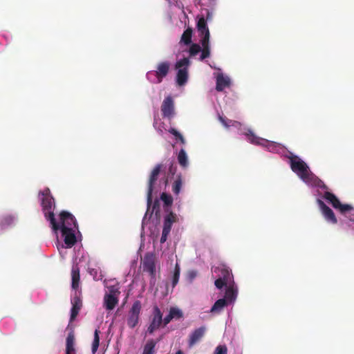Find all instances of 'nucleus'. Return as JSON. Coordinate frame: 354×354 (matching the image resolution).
Masks as SVG:
<instances>
[{"mask_svg": "<svg viewBox=\"0 0 354 354\" xmlns=\"http://www.w3.org/2000/svg\"><path fill=\"white\" fill-rule=\"evenodd\" d=\"M193 30L192 28H187L183 33L180 42L183 43L185 45H189L192 44V37Z\"/></svg>", "mask_w": 354, "mask_h": 354, "instance_id": "nucleus-24", "label": "nucleus"}, {"mask_svg": "<svg viewBox=\"0 0 354 354\" xmlns=\"http://www.w3.org/2000/svg\"><path fill=\"white\" fill-rule=\"evenodd\" d=\"M227 348L225 345H218L216 347L214 354H227Z\"/></svg>", "mask_w": 354, "mask_h": 354, "instance_id": "nucleus-37", "label": "nucleus"}, {"mask_svg": "<svg viewBox=\"0 0 354 354\" xmlns=\"http://www.w3.org/2000/svg\"><path fill=\"white\" fill-rule=\"evenodd\" d=\"M289 160L292 171L304 181L308 180L310 171L307 164L297 156H290Z\"/></svg>", "mask_w": 354, "mask_h": 354, "instance_id": "nucleus-3", "label": "nucleus"}, {"mask_svg": "<svg viewBox=\"0 0 354 354\" xmlns=\"http://www.w3.org/2000/svg\"><path fill=\"white\" fill-rule=\"evenodd\" d=\"M168 132L172 134L177 140H180L182 138H183V136L174 128H170L168 130Z\"/></svg>", "mask_w": 354, "mask_h": 354, "instance_id": "nucleus-39", "label": "nucleus"}, {"mask_svg": "<svg viewBox=\"0 0 354 354\" xmlns=\"http://www.w3.org/2000/svg\"><path fill=\"white\" fill-rule=\"evenodd\" d=\"M323 198L330 203L335 209L339 206L340 201L334 194L326 192L323 195Z\"/></svg>", "mask_w": 354, "mask_h": 354, "instance_id": "nucleus-23", "label": "nucleus"}, {"mask_svg": "<svg viewBox=\"0 0 354 354\" xmlns=\"http://www.w3.org/2000/svg\"><path fill=\"white\" fill-rule=\"evenodd\" d=\"M196 28L198 32H199V35L202 37L201 39V43L203 46V50H201V60H203L210 55V50H209V30L207 25V21L204 17H201L198 18L197 21Z\"/></svg>", "mask_w": 354, "mask_h": 354, "instance_id": "nucleus-2", "label": "nucleus"}, {"mask_svg": "<svg viewBox=\"0 0 354 354\" xmlns=\"http://www.w3.org/2000/svg\"><path fill=\"white\" fill-rule=\"evenodd\" d=\"M169 313L172 315L174 319H179L181 317H183L182 311L177 308H174V307L171 308L169 310Z\"/></svg>", "mask_w": 354, "mask_h": 354, "instance_id": "nucleus-34", "label": "nucleus"}, {"mask_svg": "<svg viewBox=\"0 0 354 354\" xmlns=\"http://www.w3.org/2000/svg\"><path fill=\"white\" fill-rule=\"evenodd\" d=\"M156 342L153 339H149L144 346L142 354H156L155 346Z\"/></svg>", "mask_w": 354, "mask_h": 354, "instance_id": "nucleus-27", "label": "nucleus"}, {"mask_svg": "<svg viewBox=\"0 0 354 354\" xmlns=\"http://www.w3.org/2000/svg\"><path fill=\"white\" fill-rule=\"evenodd\" d=\"M176 167H174V165L171 163L169 168V171L170 173L174 174L176 171Z\"/></svg>", "mask_w": 354, "mask_h": 354, "instance_id": "nucleus-45", "label": "nucleus"}, {"mask_svg": "<svg viewBox=\"0 0 354 354\" xmlns=\"http://www.w3.org/2000/svg\"><path fill=\"white\" fill-rule=\"evenodd\" d=\"M13 222V217L11 216H6L3 218L0 223V229H3L4 226L9 225Z\"/></svg>", "mask_w": 354, "mask_h": 354, "instance_id": "nucleus-36", "label": "nucleus"}, {"mask_svg": "<svg viewBox=\"0 0 354 354\" xmlns=\"http://www.w3.org/2000/svg\"><path fill=\"white\" fill-rule=\"evenodd\" d=\"M179 142H180L182 145H185V142H186L185 139V138H184V137H183V138H182L179 140Z\"/></svg>", "mask_w": 354, "mask_h": 354, "instance_id": "nucleus-47", "label": "nucleus"}, {"mask_svg": "<svg viewBox=\"0 0 354 354\" xmlns=\"http://www.w3.org/2000/svg\"><path fill=\"white\" fill-rule=\"evenodd\" d=\"M337 209H339L342 214H345L353 209V207L348 204H342L339 203V206H337Z\"/></svg>", "mask_w": 354, "mask_h": 354, "instance_id": "nucleus-35", "label": "nucleus"}, {"mask_svg": "<svg viewBox=\"0 0 354 354\" xmlns=\"http://www.w3.org/2000/svg\"><path fill=\"white\" fill-rule=\"evenodd\" d=\"M167 183H168V179H167V178H166L165 180V185H167Z\"/></svg>", "mask_w": 354, "mask_h": 354, "instance_id": "nucleus-49", "label": "nucleus"}, {"mask_svg": "<svg viewBox=\"0 0 354 354\" xmlns=\"http://www.w3.org/2000/svg\"><path fill=\"white\" fill-rule=\"evenodd\" d=\"M88 272L95 280H99L102 279V276H98V270L96 268H89Z\"/></svg>", "mask_w": 354, "mask_h": 354, "instance_id": "nucleus-38", "label": "nucleus"}, {"mask_svg": "<svg viewBox=\"0 0 354 354\" xmlns=\"http://www.w3.org/2000/svg\"><path fill=\"white\" fill-rule=\"evenodd\" d=\"M60 223H58L59 228L58 229H72L77 228V222L73 215L66 211H62L59 214Z\"/></svg>", "mask_w": 354, "mask_h": 354, "instance_id": "nucleus-10", "label": "nucleus"}, {"mask_svg": "<svg viewBox=\"0 0 354 354\" xmlns=\"http://www.w3.org/2000/svg\"><path fill=\"white\" fill-rule=\"evenodd\" d=\"M72 308L71 310L70 322H72L79 314V312L82 306V300L79 297H74L71 301Z\"/></svg>", "mask_w": 354, "mask_h": 354, "instance_id": "nucleus-15", "label": "nucleus"}, {"mask_svg": "<svg viewBox=\"0 0 354 354\" xmlns=\"http://www.w3.org/2000/svg\"><path fill=\"white\" fill-rule=\"evenodd\" d=\"M236 297V291L232 288V287H228L226 289L225 297L223 299H225L227 300V304L230 302H232L235 300Z\"/></svg>", "mask_w": 354, "mask_h": 354, "instance_id": "nucleus-29", "label": "nucleus"}, {"mask_svg": "<svg viewBox=\"0 0 354 354\" xmlns=\"http://www.w3.org/2000/svg\"><path fill=\"white\" fill-rule=\"evenodd\" d=\"M66 354H75V337L72 332L70 333L66 337Z\"/></svg>", "mask_w": 354, "mask_h": 354, "instance_id": "nucleus-20", "label": "nucleus"}, {"mask_svg": "<svg viewBox=\"0 0 354 354\" xmlns=\"http://www.w3.org/2000/svg\"><path fill=\"white\" fill-rule=\"evenodd\" d=\"M230 84V79L223 76V74H218L216 77V90L217 91H223L224 88L228 87Z\"/></svg>", "mask_w": 354, "mask_h": 354, "instance_id": "nucleus-18", "label": "nucleus"}, {"mask_svg": "<svg viewBox=\"0 0 354 354\" xmlns=\"http://www.w3.org/2000/svg\"><path fill=\"white\" fill-rule=\"evenodd\" d=\"M183 185V180L180 175H178L172 185V192L174 194L178 195Z\"/></svg>", "mask_w": 354, "mask_h": 354, "instance_id": "nucleus-28", "label": "nucleus"}, {"mask_svg": "<svg viewBox=\"0 0 354 354\" xmlns=\"http://www.w3.org/2000/svg\"><path fill=\"white\" fill-rule=\"evenodd\" d=\"M118 303V299L113 294H106L104 295V304L106 310H111Z\"/></svg>", "mask_w": 354, "mask_h": 354, "instance_id": "nucleus-17", "label": "nucleus"}, {"mask_svg": "<svg viewBox=\"0 0 354 354\" xmlns=\"http://www.w3.org/2000/svg\"><path fill=\"white\" fill-rule=\"evenodd\" d=\"M156 256L153 253L147 252L145 254L142 260V269L147 272L151 277L156 275Z\"/></svg>", "mask_w": 354, "mask_h": 354, "instance_id": "nucleus-8", "label": "nucleus"}, {"mask_svg": "<svg viewBox=\"0 0 354 354\" xmlns=\"http://www.w3.org/2000/svg\"><path fill=\"white\" fill-rule=\"evenodd\" d=\"M177 158L179 165L182 167L186 168L188 166V157L184 149L179 151Z\"/></svg>", "mask_w": 354, "mask_h": 354, "instance_id": "nucleus-25", "label": "nucleus"}, {"mask_svg": "<svg viewBox=\"0 0 354 354\" xmlns=\"http://www.w3.org/2000/svg\"><path fill=\"white\" fill-rule=\"evenodd\" d=\"M176 354H184V353L181 350H178Z\"/></svg>", "mask_w": 354, "mask_h": 354, "instance_id": "nucleus-48", "label": "nucleus"}, {"mask_svg": "<svg viewBox=\"0 0 354 354\" xmlns=\"http://www.w3.org/2000/svg\"><path fill=\"white\" fill-rule=\"evenodd\" d=\"M201 51V47L197 44H191L189 53L191 57L196 55L199 52Z\"/></svg>", "mask_w": 354, "mask_h": 354, "instance_id": "nucleus-32", "label": "nucleus"}, {"mask_svg": "<svg viewBox=\"0 0 354 354\" xmlns=\"http://www.w3.org/2000/svg\"><path fill=\"white\" fill-rule=\"evenodd\" d=\"M64 236V241L67 248L73 247L77 242L75 230L72 229H60Z\"/></svg>", "mask_w": 354, "mask_h": 354, "instance_id": "nucleus-13", "label": "nucleus"}, {"mask_svg": "<svg viewBox=\"0 0 354 354\" xmlns=\"http://www.w3.org/2000/svg\"><path fill=\"white\" fill-rule=\"evenodd\" d=\"M246 136L248 137V139L250 140V142L252 144L256 145H263L264 142H268L267 140L262 139L261 138L257 137L255 136L252 131L248 130V133H246Z\"/></svg>", "mask_w": 354, "mask_h": 354, "instance_id": "nucleus-26", "label": "nucleus"}, {"mask_svg": "<svg viewBox=\"0 0 354 354\" xmlns=\"http://www.w3.org/2000/svg\"><path fill=\"white\" fill-rule=\"evenodd\" d=\"M161 200L163 201L165 205L170 206L173 203V198L171 195L163 192L160 196Z\"/></svg>", "mask_w": 354, "mask_h": 354, "instance_id": "nucleus-31", "label": "nucleus"}, {"mask_svg": "<svg viewBox=\"0 0 354 354\" xmlns=\"http://www.w3.org/2000/svg\"><path fill=\"white\" fill-rule=\"evenodd\" d=\"M173 319H174V317L169 313V314L164 319H162L163 326H167Z\"/></svg>", "mask_w": 354, "mask_h": 354, "instance_id": "nucleus-41", "label": "nucleus"}, {"mask_svg": "<svg viewBox=\"0 0 354 354\" xmlns=\"http://www.w3.org/2000/svg\"><path fill=\"white\" fill-rule=\"evenodd\" d=\"M221 274L223 277H219L214 282L216 287L218 289H221L226 285L227 279L230 277V272L225 268L221 269Z\"/></svg>", "mask_w": 354, "mask_h": 354, "instance_id": "nucleus-21", "label": "nucleus"}, {"mask_svg": "<svg viewBox=\"0 0 354 354\" xmlns=\"http://www.w3.org/2000/svg\"><path fill=\"white\" fill-rule=\"evenodd\" d=\"M317 203L322 210V214L324 215L325 219L328 222H330L333 224H336L337 223V220L335 217L333 211L320 199L317 200Z\"/></svg>", "mask_w": 354, "mask_h": 354, "instance_id": "nucleus-12", "label": "nucleus"}, {"mask_svg": "<svg viewBox=\"0 0 354 354\" xmlns=\"http://www.w3.org/2000/svg\"><path fill=\"white\" fill-rule=\"evenodd\" d=\"M197 272L196 271H191L189 273V277L192 279L196 277Z\"/></svg>", "mask_w": 354, "mask_h": 354, "instance_id": "nucleus-46", "label": "nucleus"}, {"mask_svg": "<svg viewBox=\"0 0 354 354\" xmlns=\"http://www.w3.org/2000/svg\"><path fill=\"white\" fill-rule=\"evenodd\" d=\"M227 302L225 299H218L211 308L210 312L212 313H220L223 308L227 306Z\"/></svg>", "mask_w": 354, "mask_h": 354, "instance_id": "nucleus-22", "label": "nucleus"}, {"mask_svg": "<svg viewBox=\"0 0 354 354\" xmlns=\"http://www.w3.org/2000/svg\"><path fill=\"white\" fill-rule=\"evenodd\" d=\"M170 69V63L169 62H162L158 64L156 71H151L147 73V79L153 83L160 84L162 82Z\"/></svg>", "mask_w": 354, "mask_h": 354, "instance_id": "nucleus-4", "label": "nucleus"}, {"mask_svg": "<svg viewBox=\"0 0 354 354\" xmlns=\"http://www.w3.org/2000/svg\"><path fill=\"white\" fill-rule=\"evenodd\" d=\"M163 167L162 164H157L151 171L149 180H148V188H147V207L149 209L152 203V193L156 182L158 180V176Z\"/></svg>", "mask_w": 354, "mask_h": 354, "instance_id": "nucleus-6", "label": "nucleus"}, {"mask_svg": "<svg viewBox=\"0 0 354 354\" xmlns=\"http://www.w3.org/2000/svg\"><path fill=\"white\" fill-rule=\"evenodd\" d=\"M161 111L162 116L167 118H171L174 114V101L171 96H167L165 98L161 106Z\"/></svg>", "mask_w": 354, "mask_h": 354, "instance_id": "nucleus-11", "label": "nucleus"}, {"mask_svg": "<svg viewBox=\"0 0 354 354\" xmlns=\"http://www.w3.org/2000/svg\"><path fill=\"white\" fill-rule=\"evenodd\" d=\"M218 119L220 122L222 123V124L225 127H229L233 122L232 120H230L221 115H219Z\"/></svg>", "mask_w": 354, "mask_h": 354, "instance_id": "nucleus-40", "label": "nucleus"}, {"mask_svg": "<svg viewBox=\"0 0 354 354\" xmlns=\"http://www.w3.org/2000/svg\"><path fill=\"white\" fill-rule=\"evenodd\" d=\"M109 294H113V295H115V293H119L118 289L115 288V286H111L109 288Z\"/></svg>", "mask_w": 354, "mask_h": 354, "instance_id": "nucleus-43", "label": "nucleus"}, {"mask_svg": "<svg viewBox=\"0 0 354 354\" xmlns=\"http://www.w3.org/2000/svg\"><path fill=\"white\" fill-rule=\"evenodd\" d=\"M39 194L42 196L41 198V205L44 216L46 218L50 221L53 231L57 232L59 228V225L55 220L53 212V210L55 207L54 198L50 194V192L48 188H46L43 191L40 192Z\"/></svg>", "mask_w": 354, "mask_h": 354, "instance_id": "nucleus-1", "label": "nucleus"}, {"mask_svg": "<svg viewBox=\"0 0 354 354\" xmlns=\"http://www.w3.org/2000/svg\"><path fill=\"white\" fill-rule=\"evenodd\" d=\"M71 287L73 290H77L80 285V268L76 266H73L71 270Z\"/></svg>", "mask_w": 354, "mask_h": 354, "instance_id": "nucleus-19", "label": "nucleus"}, {"mask_svg": "<svg viewBox=\"0 0 354 354\" xmlns=\"http://www.w3.org/2000/svg\"><path fill=\"white\" fill-rule=\"evenodd\" d=\"M169 234V232L162 231V236H161V238L160 240L161 243H163L167 241V236Z\"/></svg>", "mask_w": 354, "mask_h": 354, "instance_id": "nucleus-42", "label": "nucleus"}, {"mask_svg": "<svg viewBox=\"0 0 354 354\" xmlns=\"http://www.w3.org/2000/svg\"><path fill=\"white\" fill-rule=\"evenodd\" d=\"M179 277H180V266H178V263H176L175 268H174L173 279H172L173 286H175L178 283Z\"/></svg>", "mask_w": 354, "mask_h": 354, "instance_id": "nucleus-33", "label": "nucleus"}, {"mask_svg": "<svg viewBox=\"0 0 354 354\" xmlns=\"http://www.w3.org/2000/svg\"><path fill=\"white\" fill-rule=\"evenodd\" d=\"M156 208H157V209H158V208H159V207H158V201H155V203H153V207H152V209H153L152 212H154V211L156 209ZM158 209H157V210H156V213L157 214V213H158Z\"/></svg>", "mask_w": 354, "mask_h": 354, "instance_id": "nucleus-44", "label": "nucleus"}, {"mask_svg": "<svg viewBox=\"0 0 354 354\" xmlns=\"http://www.w3.org/2000/svg\"><path fill=\"white\" fill-rule=\"evenodd\" d=\"M206 328L201 326L194 330L189 335L188 340L189 347H193L197 342H198L204 336Z\"/></svg>", "mask_w": 354, "mask_h": 354, "instance_id": "nucleus-14", "label": "nucleus"}, {"mask_svg": "<svg viewBox=\"0 0 354 354\" xmlns=\"http://www.w3.org/2000/svg\"><path fill=\"white\" fill-rule=\"evenodd\" d=\"M100 330L96 329L94 332V338L92 343V353L95 354L100 345V336H99Z\"/></svg>", "mask_w": 354, "mask_h": 354, "instance_id": "nucleus-30", "label": "nucleus"}, {"mask_svg": "<svg viewBox=\"0 0 354 354\" xmlns=\"http://www.w3.org/2000/svg\"><path fill=\"white\" fill-rule=\"evenodd\" d=\"M162 324V313L160 308L156 306L153 309L152 318L149 326L147 328V333L153 334L155 330H158Z\"/></svg>", "mask_w": 354, "mask_h": 354, "instance_id": "nucleus-9", "label": "nucleus"}, {"mask_svg": "<svg viewBox=\"0 0 354 354\" xmlns=\"http://www.w3.org/2000/svg\"><path fill=\"white\" fill-rule=\"evenodd\" d=\"M141 308V302L139 300L135 301L129 311L127 319V323L129 328H133L138 324Z\"/></svg>", "mask_w": 354, "mask_h": 354, "instance_id": "nucleus-7", "label": "nucleus"}, {"mask_svg": "<svg viewBox=\"0 0 354 354\" xmlns=\"http://www.w3.org/2000/svg\"><path fill=\"white\" fill-rule=\"evenodd\" d=\"M190 61L188 58L184 57L176 63V68L178 69L176 75V83L178 86L185 85L188 80V67Z\"/></svg>", "mask_w": 354, "mask_h": 354, "instance_id": "nucleus-5", "label": "nucleus"}, {"mask_svg": "<svg viewBox=\"0 0 354 354\" xmlns=\"http://www.w3.org/2000/svg\"><path fill=\"white\" fill-rule=\"evenodd\" d=\"M177 222V216L172 212H170L167 214L164 219L163 229L162 231L170 233L171 226L173 223Z\"/></svg>", "mask_w": 354, "mask_h": 354, "instance_id": "nucleus-16", "label": "nucleus"}]
</instances>
